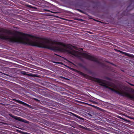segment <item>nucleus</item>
Here are the masks:
<instances>
[{
    "label": "nucleus",
    "instance_id": "obj_7",
    "mask_svg": "<svg viewBox=\"0 0 134 134\" xmlns=\"http://www.w3.org/2000/svg\"><path fill=\"white\" fill-rule=\"evenodd\" d=\"M15 101L23 105L24 106L27 107L28 108H30L31 109H34V107L32 106L21 101L19 100H16Z\"/></svg>",
    "mask_w": 134,
    "mask_h": 134
},
{
    "label": "nucleus",
    "instance_id": "obj_28",
    "mask_svg": "<svg viewBox=\"0 0 134 134\" xmlns=\"http://www.w3.org/2000/svg\"><path fill=\"white\" fill-rule=\"evenodd\" d=\"M56 16V17H58V16Z\"/></svg>",
    "mask_w": 134,
    "mask_h": 134
},
{
    "label": "nucleus",
    "instance_id": "obj_27",
    "mask_svg": "<svg viewBox=\"0 0 134 134\" xmlns=\"http://www.w3.org/2000/svg\"><path fill=\"white\" fill-rule=\"evenodd\" d=\"M129 7V6H128L127 7V8H128Z\"/></svg>",
    "mask_w": 134,
    "mask_h": 134
},
{
    "label": "nucleus",
    "instance_id": "obj_15",
    "mask_svg": "<svg viewBox=\"0 0 134 134\" xmlns=\"http://www.w3.org/2000/svg\"><path fill=\"white\" fill-rule=\"evenodd\" d=\"M105 79L109 80H111V79L110 78L108 77H106L105 78Z\"/></svg>",
    "mask_w": 134,
    "mask_h": 134
},
{
    "label": "nucleus",
    "instance_id": "obj_2",
    "mask_svg": "<svg viewBox=\"0 0 134 134\" xmlns=\"http://www.w3.org/2000/svg\"><path fill=\"white\" fill-rule=\"evenodd\" d=\"M93 79L92 80L93 81L100 83V86L110 90L113 92H115V89L107 85L106 83L104 82L105 81V80L95 77H93Z\"/></svg>",
    "mask_w": 134,
    "mask_h": 134
},
{
    "label": "nucleus",
    "instance_id": "obj_25",
    "mask_svg": "<svg viewBox=\"0 0 134 134\" xmlns=\"http://www.w3.org/2000/svg\"><path fill=\"white\" fill-rule=\"evenodd\" d=\"M56 63H59V62H57Z\"/></svg>",
    "mask_w": 134,
    "mask_h": 134
},
{
    "label": "nucleus",
    "instance_id": "obj_18",
    "mask_svg": "<svg viewBox=\"0 0 134 134\" xmlns=\"http://www.w3.org/2000/svg\"><path fill=\"white\" fill-rule=\"evenodd\" d=\"M7 32L9 34H11V32L9 30H7Z\"/></svg>",
    "mask_w": 134,
    "mask_h": 134
},
{
    "label": "nucleus",
    "instance_id": "obj_9",
    "mask_svg": "<svg viewBox=\"0 0 134 134\" xmlns=\"http://www.w3.org/2000/svg\"><path fill=\"white\" fill-rule=\"evenodd\" d=\"M119 52H120L122 54H125V55H126L127 56H129V57L131 56V54H129V53H126L125 52H123L122 51H120V50H119Z\"/></svg>",
    "mask_w": 134,
    "mask_h": 134
},
{
    "label": "nucleus",
    "instance_id": "obj_11",
    "mask_svg": "<svg viewBox=\"0 0 134 134\" xmlns=\"http://www.w3.org/2000/svg\"><path fill=\"white\" fill-rule=\"evenodd\" d=\"M30 76L33 77H39L38 75L35 74H32L30 75Z\"/></svg>",
    "mask_w": 134,
    "mask_h": 134
},
{
    "label": "nucleus",
    "instance_id": "obj_29",
    "mask_svg": "<svg viewBox=\"0 0 134 134\" xmlns=\"http://www.w3.org/2000/svg\"><path fill=\"white\" fill-rule=\"evenodd\" d=\"M71 114H74L73 113H72Z\"/></svg>",
    "mask_w": 134,
    "mask_h": 134
},
{
    "label": "nucleus",
    "instance_id": "obj_17",
    "mask_svg": "<svg viewBox=\"0 0 134 134\" xmlns=\"http://www.w3.org/2000/svg\"><path fill=\"white\" fill-rule=\"evenodd\" d=\"M51 13H55V14H56V13H58V12H52V11H51Z\"/></svg>",
    "mask_w": 134,
    "mask_h": 134
},
{
    "label": "nucleus",
    "instance_id": "obj_16",
    "mask_svg": "<svg viewBox=\"0 0 134 134\" xmlns=\"http://www.w3.org/2000/svg\"><path fill=\"white\" fill-rule=\"evenodd\" d=\"M34 99L36 101H37V102H39L40 101V100H38V99H36V98H34Z\"/></svg>",
    "mask_w": 134,
    "mask_h": 134
},
{
    "label": "nucleus",
    "instance_id": "obj_4",
    "mask_svg": "<svg viewBox=\"0 0 134 134\" xmlns=\"http://www.w3.org/2000/svg\"><path fill=\"white\" fill-rule=\"evenodd\" d=\"M115 92L121 96H125L131 99H134V96L132 95L127 92H124L123 93L122 92H120L118 91L115 90Z\"/></svg>",
    "mask_w": 134,
    "mask_h": 134
},
{
    "label": "nucleus",
    "instance_id": "obj_24",
    "mask_svg": "<svg viewBox=\"0 0 134 134\" xmlns=\"http://www.w3.org/2000/svg\"><path fill=\"white\" fill-rule=\"evenodd\" d=\"M77 117L78 118H80V116H77Z\"/></svg>",
    "mask_w": 134,
    "mask_h": 134
},
{
    "label": "nucleus",
    "instance_id": "obj_1",
    "mask_svg": "<svg viewBox=\"0 0 134 134\" xmlns=\"http://www.w3.org/2000/svg\"><path fill=\"white\" fill-rule=\"evenodd\" d=\"M57 44L62 46L64 47H54L53 50L55 51L66 52L75 56H77L78 52L73 49V47L71 45L66 44L61 42H57Z\"/></svg>",
    "mask_w": 134,
    "mask_h": 134
},
{
    "label": "nucleus",
    "instance_id": "obj_3",
    "mask_svg": "<svg viewBox=\"0 0 134 134\" xmlns=\"http://www.w3.org/2000/svg\"><path fill=\"white\" fill-rule=\"evenodd\" d=\"M81 55L83 57L87 59L96 62L98 64H101V63L98 60V58L95 57L84 53H82Z\"/></svg>",
    "mask_w": 134,
    "mask_h": 134
},
{
    "label": "nucleus",
    "instance_id": "obj_23",
    "mask_svg": "<svg viewBox=\"0 0 134 134\" xmlns=\"http://www.w3.org/2000/svg\"><path fill=\"white\" fill-rule=\"evenodd\" d=\"M79 11H80V12H82V11L81 10H79Z\"/></svg>",
    "mask_w": 134,
    "mask_h": 134
},
{
    "label": "nucleus",
    "instance_id": "obj_5",
    "mask_svg": "<svg viewBox=\"0 0 134 134\" xmlns=\"http://www.w3.org/2000/svg\"><path fill=\"white\" fill-rule=\"evenodd\" d=\"M65 66L68 68L69 69H70L71 70L74 71H75V72L78 74L79 75H81L82 76L86 77L87 76V74H85L80 71H79L77 70L71 68L69 66L66 65H65Z\"/></svg>",
    "mask_w": 134,
    "mask_h": 134
},
{
    "label": "nucleus",
    "instance_id": "obj_8",
    "mask_svg": "<svg viewBox=\"0 0 134 134\" xmlns=\"http://www.w3.org/2000/svg\"><path fill=\"white\" fill-rule=\"evenodd\" d=\"M107 82L108 83V85L107 86L109 87V86L115 88H117L116 86L113 83H110V82L108 81H107Z\"/></svg>",
    "mask_w": 134,
    "mask_h": 134
},
{
    "label": "nucleus",
    "instance_id": "obj_10",
    "mask_svg": "<svg viewBox=\"0 0 134 134\" xmlns=\"http://www.w3.org/2000/svg\"><path fill=\"white\" fill-rule=\"evenodd\" d=\"M25 6L26 7H29V8H32L37 9L36 8L34 7L32 5H30L28 4H26Z\"/></svg>",
    "mask_w": 134,
    "mask_h": 134
},
{
    "label": "nucleus",
    "instance_id": "obj_20",
    "mask_svg": "<svg viewBox=\"0 0 134 134\" xmlns=\"http://www.w3.org/2000/svg\"><path fill=\"white\" fill-rule=\"evenodd\" d=\"M107 62L108 63H110V64H112V65H114V64H113V63H111L110 62H109L108 61H107Z\"/></svg>",
    "mask_w": 134,
    "mask_h": 134
},
{
    "label": "nucleus",
    "instance_id": "obj_21",
    "mask_svg": "<svg viewBox=\"0 0 134 134\" xmlns=\"http://www.w3.org/2000/svg\"><path fill=\"white\" fill-rule=\"evenodd\" d=\"M91 105L92 107H96V106L93 105Z\"/></svg>",
    "mask_w": 134,
    "mask_h": 134
},
{
    "label": "nucleus",
    "instance_id": "obj_14",
    "mask_svg": "<svg viewBox=\"0 0 134 134\" xmlns=\"http://www.w3.org/2000/svg\"><path fill=\"white\" fill-rule=\"evenodd\" d=\"M44 10L47 12H51V11L49 10H48V9H44Z\"/></svg>",
    "mask_w": 134,
    "mask_h": 134
},
{
    "label": "nucleus",
    "instance_id": "obj_19",
    "mask_svg": "<svg viewBox=\"0 0 134 134\" xmlns=\"http://www.w3.org/2000/svg\"><path fill=\"white\" fill-rule=\"evenodd\" d=\"M129 84L130 85H131V86H134V85H133V84H132L130 83H129Z\"/></svg>",
    "mask_w": 134,
    "mask_h": 134
},
{
    "label": "nucleus",
    "instance_id": "obj_22",
    "mask_svg": "<svg viewBox=\"0 0 134 134\" xmlns=\"http://www.w3.org/2000/svg\"><path fill=\"white\" fill-rule=\"evenodd\" d=\"M79 65L81 66H82V65L81 64H80Z\"/></svg>",
    "mask_w": 134,
    "mask_h": 134
},
{
    "label": "nucleus",
    "instance_id": "obj_13",
    "mask_svg": "<svg viewBox=\"0 0 134 134\" xmlns=\"http://www.w3.org/2000/svg\"><path fill=\"white\" fill-rule=\"evenodd\" d=\"M79 127L80 128H81L82 129H86L84 127H83V126H82L81 125H80L79 126Z\"/></svg>",
    "mask_w": 134,
    "mask_h": 134
},
{
    "label": "nucleus",
    "instance_id": "obj_12",
    "mask_svg": "<svg viewBox=\"0 0 134 134\" xmlns=\"http://www.w3.org/2000/svg\"><path fill=\"white\" fill-rule=\"evenodd\" d=\"M21 73L24 75H27V74L26 73V72L24 71H21Z\"/></svg>",
    "mask_w": 134,
    "mask_h": 134
},
{
    "label": "nucleus",
    "instance_id": "obj_6",
    "mask_svg": "<svg viewBox=\"0 0 134 134\" xmlns=\"http://www.w3.org/2000/svg\"><path fill=\"white\" fill-rule=\"evenodd\" d=\"M9 115L10 117H12L13 118L16 120H19L21 121H22L24 122H25L27 123V122H28L21 118L14 116L11 114H9Z\"/></svg>",
    "mask_w": 134,
    "mask_h": 134
},
{
    "label": "nucleus",
    "instance_id": "obj_26",
    "mask_svg": "<svg viewBox=\"0 0 134 134\" xmlns=\"http://www.w3.org/2000/svg\"><path fill=\"white\" fill-rule=\"evenodd\" d=\"M60 63L61 64H63V63Z\"/></svg>",
    "mask_w": 134,
    "mask_h": 134
}]
</instances>
